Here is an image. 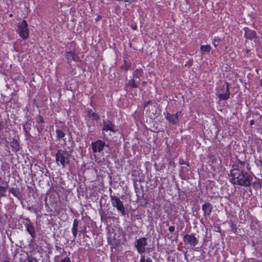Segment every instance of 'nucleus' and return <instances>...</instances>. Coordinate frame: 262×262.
<instances>
[{"label":"nucleus","instance_id":"obj_20","mask_svg":"<svg viewBox=\"0 0 262 262\" xmlns=\"http://www.w3.org/2000/svg\"><path fill=\"white\" fill-rule=\"evenodd\" d=\"M26 226L27 231L33 237H34L35 236V231L33 225L30 224H27Z\"/></svg>","mask_w":262,"mask_h":262},{"label":"nucleus","instance_id":"obj_33","mask_svg":"<svg viewBox=\"0 0 262 262\" xmlns=\"http://www.w3.org/2000/svg\"><path fill=\"white\" fill-rule=\"evenodd\" d=\"M3 124L0 123V133L2 131L3 129Z\"/></svg>","mask_w":262,"mask_h":262},{"label":"nucleus","instance_id":"obj_24","mask_svg":"<svg viewBox=\"0 0 262 262\" xmlns=\"http://www.w3.org/2000/svg\"><path fill=\"white\" fill-rule=\"evenodd\" d=\"M9 191L10 193H11L12 194H13V195H14L15 196H16V197L18 196V194L19 193V192L15 188H10L9 189Z\"/></svg>","mask_w":262,"mask_h":262},{"label":"nucleus","instance_id":"obj_34","mask_svg":"<svg viewBox=\"0 0 262 262\" xmlns=\"http://www.w3.org/2000/svg\"><path fill=\"white\" fill-rule=\"evenodd\" d=\"M254 123V121L253 120H251L250 121V124H253Z\"/></svg>","mask_w":262,"mask_h":262},{"label":"nucleus","instance_id":"obj_10","mask_svg":"<svg viewBox=\"0 0 262 262\" xmlns=\"http://www.w3.org/2000/svg\"><path fill=\"white\" fill-rule=\"evenodd\" d=\"M244 30L245 31V36L246 38L251 40L255 39L254 41H256V40H257L256 33L254 31L250 30L248 28H245Z\"/></svg>","mask_w":262,"mask_h":262},{"label":"nucleus","instance_id":"obj_35","mask_svg":"<svg viewBox=\"0 0 262 262\" xmlns=\"http://www.w3.org/2000/svg\"><path fill=\"white\" fill-rule=\"evenodd\" d=\"M3 262H10V261L9 260H8L6 259V260H4L3 261Z\"/></svg>","mask_w":262,"mask_h":262},{"label":"nucleus","instance_id":"obj_8","mask_svg":"<svg viewBox=\"0 0 262 262\" xmlns=\"http://www.w3.org/2000/svg\"><path fill=\"white\" fill-rule=\"evenodd\" d=\"M18 258L19 262H38L32 257H29L27 253L23 252L18 254Z\"/></svg>","mask_w":262,"mask_h":262},{"label":"nucleus","instance_id":"obj_26","mask_svg":"<svg viewBox=\"0 0 262 262\" xmlns=\"http://www.w3.org/2000/svg\"><path fill=\"white\" fill-rule=\"evenodd\" d=\"M140 262H152L151 259H150L149 258L145 259L144 256H142Z\"/></svg>","mask_w":262,"mask_h":262},{"label":"nucleus","instance_id":"obj_2","mask_svg":"<svg viewBox=\"0 0 262 262\" xmlns=\"http://www.w3.org/2000/svg\"><path fill=\"white\" fill-rule=\"evenodd\" d=\"M69 157L70 154L67 151L59 149L55 155V162L58 166L64 168L69 163Z\"/></svg>","mask_w":262,"mask_h":262},{"label":"nucleus","instance_id":"obj_13","mask_svg":"<svg viewBox=\"0 0 262 262\" xmlns=\"http://www.w3.org/2000/svg\"><path fill=\"white\" fill-rule=\"evenodd\" d=\"M113 126L114 125L110 120L104 121L102 130L106 132L110 130L111 132H114L115 130L113 129Z\"/></svg>","mask_w":262,"mask_h":262},{"label":"nucleus","instance_id":"obj_31","mask_svg":"<svg viewBox=\"0 0 262 262\" xmlns=\"http://www.w3.org/2000/svg\"><path fill=\"white\" fill-rule=\"evenodd\" d=\"M131 27L132 28V29L134 30H137V26L136 25H133V24H132L131 25Z\"/></svg>","mask_w":262,"mask_h":262},{"label":"nucleus","instance_id":"obj_15","mask_svg":"<svg viewBox=\"0 0 262 262\" xmlns=\"http://www.w3.org/2000/svg\"><path fill=\"white\" fill-rule=\"evenodd\" d=\"M79 226V221L77 219H75L73 222V227L72 228V232L73 233V235L75 238L78 232V228Z\"/></svg>","mask_w":262,"mask_h":262},{"label":"nucleus","instance_id":"obj_32","mask_svg":"<svg viewBox=\"0 0 262 262\" xmlns=\"http://www.w3.org/2000/svg\"><path fill=\"white\" fill-rule=\"evenodd\" d=\"M93 117L95 119H96V120H97V119H99V117H98V116L96 114H95V113H94V114H93Z\"/></svg>","mask_w":262,"mask_h":262},{"label":"nucleus","instance_id":"obj_27","mask_svg":"<svg viewBox=\"0 0 262 262\" xmlns=\"http://www.w3.org/2000/svg\"><path fill=\"white\" fill-rule=\"evenodd\" d=\"M56 262H71V260L69 257H66L62 259L60 261H56Z\"/></svg>","mask_w":262,"mask_h":262},{"label":"nucleus","instance_id":"obj_28","mask_svg":"<svg viewBox=\"0 0 262 262\" xmlns=\"http://www.w3.org/2000/svg\"><path fill=\"white\" fill-rule=\"evenodd\" d=\"M168 230H169L170 232L172 233V232H173L174 231L175 228H174V226H170L169 227Z\"/></svg>","mask_w":262,"mask_h":262},{"label":"nucleus","instance_id":"obj_6","mask_svg":"<svg viewBox=\"0 0 262 262\" xmlns=\"http://www.w3.org/2000/svg\"><path fill=\"white\" fill-rule=\"evenodd\" d=\"M183 241L185 244L189 245L192 247H195L198 243V241L193 234L184 235Z\"/></svg>","mask_w":262,"mask_h":262},{"label":"nucleus","instance_id":"obj_30","mask_svg":"<svg viewBox=\"0 0 262 262\" xmlns=\"http://www.w3.org/2000/svg\"><path fill=\"white\" fill-rule=\"evenodd\" d=\"M181 112H178L176 114L174 115L177 117V120H178V117L181 115Z\"/></svg>","mask_w":262,"mask_h":262},{"label":"nucleus","instance_id":"obj_9","mask_svg":"<svg viewBox=\"0 0 262 262\" xmlns=\"http://www.w3.org/2000/svg\"><path fill=\"white\" fill-rule=\"evenodd\" d=\"M66 58L67 59V62L69 63H71L73 61L76 62L79 59L78 56L73 51L67 52L66 54Z\"/></svg>","mask_w":262,"mask_h":262},{"label":"nucleus","instance_id":"obj_22","mask_svg":"<svg viewBox=\"0 0 262 262\" xmlns=\"http://www.w3.org/2000/svg\"><path fill=\"white\" fill-rule=\"evenodd\" d=\"M39 129L37 126H35L33 128L32 137H36L39 135Z\"/></svg>","mask_w":262,"mask_h":262},{"label":"nucleus","instance_id":"obj_11","mask_svg":"<svg viewBox=\"0 0 262 262\" xmlns=\"http://www.w3.org/2000/svg\"><path fill=\"white\" fill-rule=\"evenodd\" d=\"M212 209V205L207 202L202 205V210L204 211V216L205 217L209 216Z\"/></svg>","mask_w":262,"mask_h":262},{"label":"nucleus","instance_id":"obj_17","mask_svg":"<svg viewBox=\"0 0 262 262\" xmlns=\"http://www.w3.org/2000/svg\"><path fill=\"white\" fill-rule=\"evenodd\" d=\"M10 146L12 149L14 151H17L19 150V144L18 140L16 139H14L10 143Z\"/></svg>","mask_w":262,"mask_h":262},{"label":"nucleus","instance_id":"obj_37","mask_svg":"<svg viewBox=\"0 0 262 262\" xmlns=\"http://www.w3.org/2000/svg\"><path fill=\"white\" fill-rule=\"evenodd\" d=\"M183 163H184V162H182V163L181 162L180 164H183Z\"/></svg>","mask_w":262,"mask_h":262},{"label":"nucleus","instance_id":"obj_19","mask_svg":"<svg viewBox=\"0 0 262 262\" xmlns=\"http://www.w3.org/2000/svg\"><path fill=\"white\" fill-rule=\"evenodd\" d=\"M2 184H4L5 186H0V198L6 196L5 193L8 187V185L7 183L3 182Z\"/></svg>","mask_w":262,"mask_h":262},{"label":"nucleus","instance_id":"obj_21","mask_svg":"<svg viewBox=\"0 0 262 262\" xmlns=\"http://www.w3.org/2000/svg\"><path fill=\"white\" fill-rule=\"evenodd\" d=\"M143 75V71L141 69H137L134 73V78L135 79H139Z\"/></svg>","mask_w":262,"mask_h":262},{"label":"nucleus","instance_id":"obj_16","mask_svg":"<svg viewBox=\"0 0 262 262\" xmlns=\"http://www.w3.org/2000/svg\"><path fill=\"white\" fill-rule=\"evenodd\" d=\"M211 49V47L209 45H202L200 47L201 55L203 56L206 53H209Z\"/></svg>","mask_w":262,"mask_h":262},{"label":"nucleus","instance_id":"obj_1","mask_svg":"<svg viewBox=\"0 0 262 262\" xmlns=\"http://www.w3.org/2000/svg\"><path fill=\"white\" fill-rule=\"evenodd\" d=\"M231 179L233 184L243 186H249L251 185L253 177L247 172H243L239 169L234 168L230 171Z\"/></svg>","mask_w":262,"mask_h":262},{"label":"nucleus","instance_id":"obj_25","mask_svg":"<svg viewBox=\"0 0 262 262\" xmlns=\"http://www.w3.org/2000/svg\"><path fill=\"white\" fill-rule=\"evenodd\" d=\"M36 121L37 123H42L43 122V119L41 116H38L36 118Z\"/></svg>","mask_w":262,"mask_h":262},{"label":"nucleus","instance_id":"obj_3","mask_svg":"<svg viewBox=\"0 0 262 262\" xmlns=\"http://www.w3.org/2000/svg\"><path fill=\"white\" fill-rule=\"evenodd\" d=\"M17 32L24 39H26L29 36V31L28 28V24L26 20L18 23Z\"/></svg>","mask_w":262,"mask_h":262},{"label":"nucleus","instance_id":"obj_7","mask_svg":"<svg viewBox=\"0 0 262 262\" xmlns=\"http://www.w3.org/2000/svg\"><path fill=\"white\" fill-rule=\"evenodd\" d=\"M105 146H106L105 143L100 140L92 142L91 144L92 149L93 152H101L103 150Z\"/></svg>","mask_w":262,"mask_h":262},{"label":"nucleus","instance_id":"obj_23","mask_svg":"<svg viewBox=\"0 0 262 262\" xmlns=\"http://www.w3.org/2000/svg\"><path fill=\"white\" fill-rule=\"evenodd\" d=\"M56 133L57 135V138L58 139L63 138L65 136V134L62 130L59 129H57L56 130Z\"/></svg>","mask_w":262,"mask_h":262},{"label":"nucleus","instance_id":"obj_36","mask_svg":"<svg viewBox=\"0 0 262 262\" xmlns=\"http://www.w3.org/2000/svg\"><path fill=\"white\" fill-rule=\"evenodd\" d=\"M213 44H214V47H216L217 45L214 42Z\"/></svg>","mask_w":262,"mask_h":262},{"label":"nucleus","instance_id":"obj_29","mask_svg":"<svg viewBox=\"0 0 262 262\" xmlns=\"http://www.w3.org/2000/svg\"><path fill=\"white\" fill-rule=\"evenodd\" d=\"M256 163V164L257 166H262V161L261 160H257Z\"/></svg>","mask_w":262,"mask_h":262},{"label":"nucleus","instance_id":"obj_4","mask_svg":"<svg viewBox=\"0 0 262 262\" xmlns=\"http://www.w3.org/2000/svg\"><path fill=\"white\" fill-rule=\"evenodd\" d=\"M111 200L113 206L116 207L121 213L122 215H124L125 208L124 205L119 198L115 196L111 195Z\"/></svg>","mask_w":262,"mask_h":262},{"label":"nucleus","instance_id":"obj_14","mask_svg":"<svg viewBox=\"0 0 262 262\" xmlns=\"http://www.w3.org/2000/svg\"><path fill=\"white\" fill-rule=\"evenodd\" d=\"M139 83V80H136L135 78H134L128 81L126 88L127 89L137 88L138 87Z\"/></svg>","mask_w":262,"mask_h":262},{"label":"nucleus","instance_id":"obj_18","mask_svg":"<svg viewBox=\"0 0 262 262\" xmlns=\"http://www.w3.org/2000/svg\"><path fill=\"white\" fill-rule=\"evenodd\" d=\"M166 118L169 122L173 124H176L178 122L177 117L174 115H171L169 113H167Z\"/></svg>","mask_w":262,"mask_h":262},{"label":"nucleus","instance_id":"obj_12","mask_svg":"<svg viewBox=\"0 0 262 262\" xmlns=\"http://www.w3.org/2000/svg\"><path fill=\"white\" fill-rule=\"evenodd\" d=\"M229 83H225V93H220L219 95V97L221 100H227L229 98L230 92L229 91Z\"/></svg>","mask_w":262,"mask_h":262},{"label":"nucleus","instance_id":"obj_5","mask_svg":"<svg viewBox=\"0 0 262 262\" xmlns=\"http://www.w3.org/2000/svg\"><path fill=\"white\" fill-rule=\"evenodd\" d=\"M146 245L147 242L145 237H141L137 239L135 244L138 252L141 254L145 251V246Z\"/></svg>","mask_w":262,"mask_h":262}]
</instances>
